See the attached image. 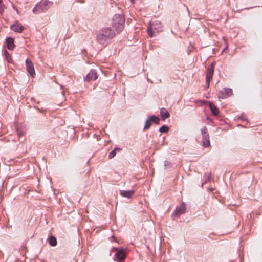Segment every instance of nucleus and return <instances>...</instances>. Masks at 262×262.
<instances>
[{
  "mask_svg": "<svg viewBox=\"0 0 262 262\" xmlns=\"http://www.w3.org/2000/svg\"><path fill=\"white\" fill-rule=\"evenodd\" d=\"M97 77L96 72L95 70H91V72L87 74L85 80L88 81L95 80L97 78Z\"/></svg>",
  "mask_w": 262,
  "mask_h": 262,
  "instance_id": "9d476101",
  "label": "nucleus"
},
{
  "mask_svg": "<svg viewBox=\"0 0 262 262\" xmlns=\"http://www.w3.org/2000/svg\"><path fill=\"white\" fill-rule=\"evenodd\" d=\"M233 92L232 89L229 88H225L221 91L218 94L219 99H225L232 96Z\"/></svg>",
  "mask_w": 262,
  "mask_h": 262,
  "instance_id": "7ed1b4c3",
  "label": "nucleus"
},
{
  "mask_svg": "<svg viewBox=\"0 0 262 262\" xmlns=\"http://www.w3.org/2000/svg\"><path fill=\"white\" fill-rule=\"evenodd\" d=\"M201 133L202 134L203 137H205V135H209L208 134L207 128L206 126L203 127L201 129Z\"/></svg>",
  "mask_w": 262,
  "mask_h": 262,
  "instance_id": "5701e85b",
  "label": "nucleus"
},
{
  "mask_svg": "<svg viewBox=\"0 0 262 262\" xmlns=\"http://www.w3.org/2000/svg\"><path fill=\"white\" fill-rule=\"evenodd\" d=\"M97 40L100 43H103L105 41V38L103 35H101V32L100 31L97 36Z\"/></svg>",
  "mask_w": 262,
  "mask_h": 262,
  "instance_id": "a211bd4d",
  "label": "nucleus"
},
{
  "mask_svg": "<svg viewBox=\"0 0 262 262\" xmlns=\"http://www.w3.org/2000/svg\"><path fill=\"white\" fill-rule=\"evenodd\" d=\"M159 131L161 133H166L168 131V127L166 125H163L159 128Z\"/></svg>",
  "mask_w": 262,
  "mask_h": 262,
  "instance_id": "b1692460",
  "label": "nucleus"
},
{
  "mask_svg": "<svg viewBox=\"0 0 262 262\" xmlns=\"http://www.w3.org/2000/svg\"><path fill=\"white\" fill-rule=\"evenodd\" d=\"M26 66L28 72L33 77L35 75V72L32 61L30 59H27L26 60Z\"/></svg>",
  "mask_w": 262,
  "mask_h": 262,
  "instance_id": "39448f33",
  "label": "nucleus"
},
{
  "mask_svg": "<svg viewBox=\"0 0 262 262\" xmlns=\"http://www.w3.org/2000/svg\"><path fill=\"white\" fill-rule=\"evenodd\" d=\"M53 5V3L48 0H41L36 4L32 12L35 14H38L47 11Z\"/></svg>",
  "mask_w": 262,
  "mask_h": 262,
  "instance_id": "f257e3e1",
  "label": "nucleus"
},
{
  "mask_svg": "<svg viewBox=\"0 0 262 262\" xmlns=\"http://www.w3.org/2000/svg\"><path fill=\"white\" fill-rule=\"evenodd\" d=\"M124 18L120 15L116 14L113 18V27L118 32L124 28Z\"/></svg>",
  "mask_w": 262,
  "mask_h": 262,
  "instance_id": "f03ea898",
  "label": "nucleus"
},
{
  "mask_svg": "<svg viewBox=\"0 0 262 262\" xmlns=\"http://www.w3.org/2000/svg\"><path fill=\"white\" fill-rule=\"evenodd\" d=\"M112 251H117V253L115 254V257L117 258L119 260H123L126 257V254L124 249H119L118 248H113Z\"/></svg>",
  "mask_w": 262,
  "mask_h": 262,
  "instance_id": "20e7f679",
  "label": "nucleus"
},
{
  "mask_svg": "<svg viewBox=\"0 0 262 262\" xmlns=\"http://www.w3.org/2000/svg\"><path fill=\"white\" fill-rule=\"evenodd\" d=\"M151 125V120H150L149 119L147 120L145 122V126L144 127V130L148 129L150 127Z\"/></svg>",
  "mask_w": 262,
  "mask_h": 262,
  "instance_id": "aec40b11",
  "label": "nucleus"
},
{
  "mask_svg": "<svg viewBox=\"0 0 262 262\" xmlns=\"http://www.w3.org/2000/svg\"><path fill=\"white\" fill-rule=\"evenodd\" d=\"M149 119L150 120H151V122H154L157 124H159V118L158 117H156L155 116H152Z\"/></svg>",
  "mask_w": 262,
  "mask_h": 262,
  "instance_id": "4be33fe9",
  "label": "nucleus"
},
{
  "mask_svg": "<svg viewBox=\"0 0 262 262\" xmlns=\"http://www.w3.org/2000/svg\"><path fill=\"white\" fill-rule=\"evenodd\" d=\"M147 32L151 37H152L154 35V32L152 31V26L151 24H150L149 26L147 28Z\"/></svg>",
  "mask_w": 262,
  "mask_h": 262,
  "instance_id": "412c9836",
  "label": "nucleus"
},
{
  "mask_svg": "<svg viewBox=\"0 0 262 262\" xmlns=\"http://www.w3.org/2000/svg\"><path fill=\"white\" fill-rule=\"evenodd\" d=\"M7 48L9 50H13L15 45L14 43V39L12 37H8L7 39Z\"/></svg>",
  "mask_w": 262,
  "mask_h": 262,
  "instance_id": "4468645a",
  "label": "nucleus"
},
{
  "mask_svg": "<svg viewBox=\"0 0 262 262\" xmlns=\"http://www.w3.org/2000/svg\"><path fill=\"white\" fill-rule=\"evenodd\" d=\"M160 114L161 118L163 120H165L166 118H168L170 116L169 113L165 108H162L160 110Z\"/></svg>",
  "mask_w": 262,
  "mask_h": 262,
  "instance_id": "f8f14e48",
  "label": "nucleus"
},
{
  "mask_svg": "<svg viewBox=\"0 0 262 262\" xmlns=\"http://www.w3.org/2000/svg\"><path fill=\"white\" fill-rule=\"evenodd\" d=\"M5 56H6V57L7 58V60L9 62H10V60H11V58H10V59L8 58V56H9V53L7 52V51H5Z\"/></svg>",
  "mask_w": 262,
  "mask_h": 262,
  "instance_id": "393cba45",
  "label": "nucleus"
},
{
  "mask_svg": "<svg viewBox=\"0 0 262 262\" xmlns=\"http://www.w3.org/2000/svg\"><path fill=\"white\" fill-rule=\"evenodd\" d=\"M135 191L134 190L120 191V194L121 196L127 198H130L133 195Z\"/></svg>",
  "mask_w": 262,
  "mask_h": 262,
  "instance_id": "9b49d317",
  "label": "nucleus"
},
{
  "mask_svg": "<svg viewBox=\"0 0 262 262\" xmlns=\"http://www.w3.org/2000/svg\"><path fill=\"white\" fill-rule=\"evenodd\" d=\"M185 205L184 203H183L179 207H177L176 208L173 215L177 216V217H179L181 214L184 213L185 212Z\"/></svg>",
  "mask_w": 262,
  "mask_h": 262,
  "instance_id": "6e6552de",
  "label": "nucleus"
},
{
  "mask_svg": "<svg viewBox=\"0 0 262 262\" xmlns=\"http://www.w3.org/2000/svg\"><path fill=\"white\" fill-rule=\"evenodd\" d=\"M6 9V7L3 3L2 0H0V14H3Z\"/></svg>",
  "mask_w": 262,
  "mask_h": 262,
  "instance_id": "6ab92c4d",
  "label": "nucleus"
},
{
  "mask_svg": "<svg viewBox=\"0 0 262 262\" xmlns=\"http://www.w3.org/2000/svg\"><path fill=\"white\" fill-rule=\"evenodd\" d=\"M121 150V149L120 148H115L112 151H111L108 155V157L110 159H112L114 158L117 151H120Z\"/></svg>",
  "mask_w": 262,
  "mask_h": 262,
  "instance_id": "f3484780",
  "label": "nucleus"
},
{
  "mask_svg": "<svg viewBox=\"0 0 262 262\" xmlns=\"http://www.w3.org/2000/svg\"><path fill=\"white\" fill-rule=\"evenodd\" d=\"M101 35H103L105 39L108 38H112L114 36L115 33L113 30L110 28H105L101 30Z\"/></svg>",
  "mask_w": 262,
  "mask_h": 262,
  "instance_id": "0eeeda50",
  "label": "nucleus"
},
{
  "mask_svg": "<svg viewBox=\"0 0 262 262\" xmlns=\"http://www.w3.org/2000/svg\"><path fill=\"white\" fill-rule=\"evenodd\" d=\"M10 28L15 32L21 33L25 27L18 21H16L10 26Z\"/></svg>",
  "mask_w": 262,
  "mask_h": 262,
  "instance_id": "423d86ee",
  "label": "nucleus"
},
{
  "mask_svg": "<svg viewBox=\"0 0 262 262\" xmlns=\"http://www.w3.org/2000/svg\"><path fill=\"white\" fill-rule=\"evenodd\" d=\"M48 241L50 245L51 246H55L57 245V239L53 236H50L48 238Z\"/></svg>",
  "mask_w": 262,
  "mask_h": 262,
  "instance_id": "dca6fc26",
  "label": "nucleus"
},
{
  "mask_svg": "<svg viewBox=\"0 0 262 262\" xmlns=\"http://www.w3.org/2000/svg\"><path fill=\"white\" fill-rule=\"evenodd\" d=\"M203 145L205 147H208L210 146L209 135H205V137H203Z\"/></svg>",
  "mask_w": 262,
  "mask_h": 262,
  "instance_id": "2eb2a0df",
  "label": "nucleus"
},
{
  "mask_svg": "<svg viewBox=\"0 0 262 262\" xmlns=\"http://www.w3.org/2000/svg\"><path fill=\"white\" fill-rule=\"evenodd\" d=\"M209 106L212 114L215 116L219 114V110L213 103L209 102Z\"/></svg>",
  "mask_w": 262,
  "mask_h": 262,
  "instance_id": "ddd939ff",
  "label": "nucleus"
},
{
  "mask_svg": "<svg viewBox=\"0 0 262 262\" xmlns=\"http://www.w3.org/2000/svg\"><path fill=\"white\" fill-rule=\"evenodd\" d=\"M112 241H116L117 242L116 239H115V237L114 236H112L111 237Z\"/></svg>",
  "mask_w": 262,
  "mask_h": 262,
  "instance_id": "a878e982",
  "label": "nucleus"
},
{
  "mask_svg": "<svg viewBox=\"0 0 262 262\" xmlns=\"http://www.w3.org/2000/svg\"><path fill=\"white\" fill-rule=\"evenodd\" d=\"M213 72V66L212 65L211 68L208 70L207 72L206 73V80L208 83V86H209V83L212 80Z\"/></svg>",
  "mask_w": 262,
  "mask_h": 262,
  "instance_id": "1a4fd4ad",
  "label": "nucleus"
}]
</instances>
